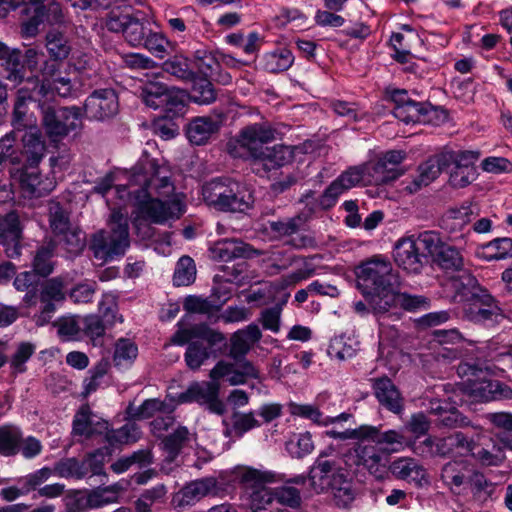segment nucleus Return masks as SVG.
<instances>
[{"label":"nucleus","instance_id":"obj_53","mask_svg":"<svg viewBox=\"0 0 512 512\" xmlns=\"http://www.w3.org/2000/svg\"><path fill=\"white\" fill-rule=\"evenodd\" d=\"M436 257L437 263L442 269L458 273L464 271V258L458 249L445 244Z\"/></svg>","mask_w":512,"mask_h":512},{"label":"nucleus","instance_id":"obj_63","mask_svg":"<svg viewBox=\"0 0 512 512\" xmlns=\"http://www.w3.org/2000/svg\"><path fill=\"white\" fill-rule=\"evenodd\" d=\"M333 494V499L338 507L346 508L355 499V491L352 482L345 476L338 484L329 489Z\"/></svg>","mask_w":512,"mask_h":512},{"label":"nucleus","instance_id":"obj_3","mask_svg":"<svg viewBox=\"0 0 512 512\" xmlns=\"http://www.w3.org/2000/svg\"><path fill=\"white\" fill-rule=\"evenodd\" d=\"M392 271L391 262L381 255L363 262L356 269L357 288L375 314L378 311V300L383 302L384 296L389 294L396 285Z\"/></svg>","mask_w":512,"mask_h":512},{"label":"nucleus","instance_id":"obj_37","mask_svg":"<svg viewBox=\"0 0 512 512\" xmlns=\"http://www.w3.org/2000/svg\"><path fill=\"white\" fill-rule=\"evenodd\" d=\"M217 130L218 125L215 121L207 117H199L188 124L186 135L190 143L204 145Z\"/></svg>","mask_w":512,"mask_h":512},{"label":"nucleus","instance_id":"obj_8","mask_svg":"<svg viewBox=\"0 0 512 512\" xmlns=\"http://www.w3.org/2000/svg\"><path fill=\"white\" fill-rule=\"evenodd\" d=\"M42 113V124L47 136L53 142L66 137L69 133L77 131L82 126L81 109L78 107H59L39 101Z\"/></svg>","mask_w":512,"mask_h":512},{"label":"nucleus","instance_id":"obj_58","mask_svg":"<svg viewBox=\"0 0 512 512\" xmlns=\"http://www.w3.org/2000/svg\"><path fill=\"white\" fill-rule=\"evenodd\" d=\"M58 243L72 255L79 254L85 247V235L81 230L69 229L57 236Z\"/></svg>","mask_w":512,"mask_h":512},{"label":"nucleus","instance_id":"obj_4","mask_svg":"<svg viewBox=\"0 0 512 512\" xmlns=\"http://www.w3.org/2000/svg\"><path fill=\"white\" fill-rule=\"evenodd\" d=\"M204 202L220 212L246 213L254 204L251 190L230 178H216L202 187Z\"/></svg>","mask_w":512,"mask_h":512},{"label":"nucleus","instance_id":"obj_26","mask_svg":"<svg viewBox=\"0 0 512 512\" xmlns=\"http://www.w3.org/2000/svg\"><path fill=\"white\" fill-rule=\"evenodd\" d=\"M374 395L387 410L399 414L403 410V398L391 379L381 377L373 380Z\"/></svg>","mask_w":512,"mask_h":512},{"label":"nucleus","instance_id":"obj_59","mask_svg":"<svg viewBox=\"0 0 512 512\" xmlns=\"http://www.w3.org/2000/svg\"><path fill=\"white\" fill-rule=\"evenodd\" d=\"M137 346L129 339H119L115 345L113 360L117 366H128L136 359Z\"/></svg>","mask_w":512,"mask_h":512},{"label":"nucleus","instance_id":"obj_29","mask_svg":"<svg viewBox=\"0 0 512 512\" xmlns=\"http://www.w3.org/2000/svg\"><path fill=\"white\" fill-rule=\"evenodd\" d=\"M208 62L205 67L199 65L201 72L205 76H197L196 74L191 78V99L198 104H210L215 101L216 94L212 83L207 78L209 72L212 71V65L215 64L213 57H205Z\"/></svg>","mask_w":512,"mask_h":512},{"label":"nucleus","instance_id":"obj_17","mask_svg":"<svg viewBox=\"0 0 512 512\" xmlns=\"http://www.w3.org/2000/svg\"><path fill=\"white\" fill-rule=\"evenodd\" d=\"M119 103L116 92L105 88L95 90L85 100L84 111L89 119L104 120L118 112Z\"/></svg>","mask_w":512,"mask_h":512},{"label":"nucleus","instance_id":"obj_11","mask_svg":"<svg viewBox=\"0 0 512 512\" xmlns=\"http://www.w3.org/2000/svg\"><path fill=\"white\" fill-rule=\"evenodd\" d=\"M61 62L46 60L41 69V81L38 77L28 78L27 84L35 85L39 97H47L50 93H56L61 97H69L73 94V83L67 74L61 71Z\"/></svg>","mask_w":512,"mask_h":512},{"label":"nucleus","instance_id":"obj_34","mask_svg":"<svg viewBox=\"0 0 512 512\" xmlns=\"http://www.w3.org/2000/svg\"><path fill=\"white\" fill-rule=\"evenodd\" d=\"M25 131L23 141V155L30 165H36L43 158L45 153V143L42 140L40 130L35 126H28Z\"/></svg>","mask_w":512,"mask_h":512},{"label":"nucleus","instance_id":"obj_18","mask_svg":"<svg viewBox=\"0 0 512 512\" xmlns=\"http://www.w3.org/2000/svg\"><path fill=\"white\" fill-rule=\"evenodd\" d=\"M356 464L366 469L377 480L388 477L390 472L389 459L373 445L359 444L355 448Z\"/></svg>","mask_w":512,"mask_h":512},{"label":"nucleus","instance_id":"obj_5","mask_svg":"<svg viewBox=\"0 0 512 512\" xmlns=\"http://www.w3.org/2000/svg\"><path fill=\"white\" fill-rule=\"evenodd\" d=\"M109 226V232H97L91 243L94 257L103 262L123 256L130 246L128 219L120 206L111 208Z\"/></svg>","mask_w":512,"mask_h":512},{"label":"nucleus","instance_id":"obj_24","mask_svg":"<svg viewBox=\"0 0 512 512\" xmlns=\"http://www.w3.org/2000/svg\"><path fill=\"white\" fill-rule=\"evenodd\" d=\"M365 428H370L372 431L367 432L369 436H364V441H372L383 446L389 453H398L409 448L410 439H407L400 430L389 429L382 432L379 427L372 425H365Z\"/></svg>","mask_w":512,"mask_h":512},{"label":"nucleus","instance_id":"obj_21","mask_svg":"<svg viewBox=\"0 0 512 512\" xmlns=\"http://www.w3.org/2000/svg\"><path fill=\"white\" fill-rule=\"evenodd\" d=\"M393 257L395 263L408 273L417 274L421 271L424 258L416 246L413 236L402 238L394 247Z\"/></svg>","mask_w":512,"mask_h":512},{"label":"nucleus","instance_id":"obj_61","mask_svg":"<svg viewBox=\"0 0 512 512\" xmlns=\"http://www.w3.org/2000/svg\"><path fill=\"white\" fill-rule=\"evenodd\" d=\"M3 60L5 61L4 66L7 72V79L15 83H21L25 77L21 52L19 50H12Z\"/></svg>","mask_w":512,"mask_h":512},{"label":"nucleus","instance_id":"obj_32","mask_svg":"<svg viewBox=\"0 0 512 512\" xmlns=\"http://www.w3.org/2000/svg\"><path fill=\"white\" fill-rule=\"evenodd\" d=\"M359 347L358 336L354 331H350L334 336L330 341L328 353L331 357L346 360L355 356Z\"/></svg>","mask_w":512,"mask_h":512},{"label":"nucleus","instance_id":"obj_27","mask_svg":"<svg viewBox=\"0 0 512 512\" xmlns=\"http://www.w3.org/2000/svg\"><path fill=\"white\" fill-rule=\"evenodd\" d=\"M446 168L445 163L442 161V154L430 157L419 165L418 174L403 189L409 194L415 193L434 181L440 172Z\"/></svg>","mask_w":512,"mask_h":512},{"label":"nucleus","instance_id":"obj_50","mask_svg":"<svg viewBox=\"0 0 512 512\" xmlns=\"http://www.w3.org/2000/svg\"><path fill=\"white\" fill-rule=\"evenodd\" d=\"M473 211L470 206H462L457 209H451L445 220V229L450 233L462 231L472 220Z\"/></svg>","mask_w":512,"mask_h":512},{"label":"nucleus","instance_id":"obj_55","mask_svg":"<svg viewBox=\"0 0 512 512\" xmlns=\"http://www.w3.org/2000/svg\"><path fill=\"white\" fill-rule=\"evenodd\" d=\"M289 411L293 416L309 419L320 426L330 425V416H324L320 410L312 404L290 403Z\"/></svg>","mask_w":512,"mask_h":512},{"label":"nucleus","instance_id":"obj_23","mask_svg":"<svg viewBox=\"0 0 512 512\" xmlns=\"http://www.w3.org/2000/svg\"><path fill=\"white\" fill-rule=\"evenodd\" d=\"M107 429L108 422L97 418L88 405L80 407L72 423V434L85 439L94 435L105 434Z\"/></svg>","mask_w":512,"mask_h":512},{"label":"nucleus","instance_id":"obj_47","mask_svg":"<svg viewBox=\"0 0 512 512\" xmlns=\"http://www.w3.org/2000/svg\"><path fill=\"white\" fill-rule=\"evenodd\" d=\"M479 152L476 151H449L442 153V161L446 167L476 169L475 163L479 159Z\"/></svg>","mask_w":512,"mask_h":512},{"label":"nucleus","instance_id":"obj_22","mask_svg":"<svg viewBox=\"0 0 512 512\" xmlns=\"http://www.w3.org/2000/svg\"><path fill=\"white\" fill-rule=\"evenodd\" d=\"M219 486L216 478L205 477L185 485L174 497L177 506L184 507L194 504L208 495L218 494Z\"/></svg>","mask_w":512,"mask_h":512},{"label":"nucleus","instance_id":"obj_56","mask_svg":"<svg viewBox=\"0 0 512 512\" xmlns=\"http://www.w3.org/2000/svg\"><path fill=\"white\" fill-rule=\"evenodd\" d=\"M38 275L34 271H25L19 273L13 282L14 287L18 291H27L24 296V301L28 305H35L37 297L35 293H32L38 282Z\"/></svg>","mask_w":512,"mask_h":512},{"label":"nucleus","instance_id":"obj_35","mask_svg":"<svg viewBox=\"0 0 512 512\" xmlns=\"http://www.w3.org/2000/svg\"><path fill=\"white\" fill-rule=\"evenodd\" d=\"M511 252L512 239L503 237L479 245L475 250V255L485 261H499L510 257Z\"/></svg>","mask_w":512,"mask_h":512},{"label":"nucleus","instance_id":"obj_1","mask_svg":"<svg viewBox=\"0 0 512 512\" xmlns=\"http://www.w3.org/2000/svg\"><path fill=\"white\" fill-rule=\"evenodd\" d=\"M171 172L167 165L145 157L134 166L129 187H115L117 197L133 207L134 222L147 220L155 224H164L178 219L185 211L184 195L176 193L171 181Z\"/></svg>","mask_w":512,"mask_h":512},{"label":"nucleus","instance_id":"obj_44","mask_svg":"<svg viewBox=\"0 0 512 512\" xmlns=\"http://www.w3.org/2000/svg\"><path fill=\"white\" fill-rule=\"evenodd\" d=\"M275 502L281 507L299 509L302 504L301 492L290 483L271 489Z\"/></svg>","mask_w":512,"mask_h":512},{"label":"nucleus","instance_id":"obj_30","mask_svg":"<svg viewBox=\"0 0 512 512\" xmlns=\"http://www.w3.org/2000/svg\"><path fill=\"white\" fill-rule=\"evenodd\" d=\"M262 337L261 330L256 324H249L236 331L231 337L230 356L234 360L244 358L252 346Z\"/></svg>","mask_w":512,"mask_h":512},{"label":"nucleus","instance_id":"obj_15","mask_svg":"<svg viewBox=\"0 0 512 512\" xmlns=\"http://www.w3.org/2000/svg\"><path fill=\"white\" fill-rule=\"evenodd\" d=\"M219 385L215 382H195L179 395L181 403L196 402L205 406L210 412L221 415L224 413V404L218 397Z\"/></svg>","mask_w":512,"mask_h":512},{"label":"nucleus","instance_id":"obj_28","mask_svg":"<svg viewBox=\"0 0 512 512\" xmlns=\"http://www.w3.org/2000/svg\"><path fill=\"white\" fill-rule=\"evenodd\" d=\"M20 185L28 197H41L50 193L55 187L52 179L42 178L38 168L30 164L21 173Z\"/></svg>","mask_w":512,"mask_h":512},{"label":"nucleus","instance_id":"obj_12","mask_svg":"<svg viewBox=\"0 0 512 512\" xmlns=\"http://www.w3.org/2000/svg\"><path fill=\"white\" fill-rule=\"evenodd\" d=\"M145 104L153 109H160L167 118L184 113L185 93L182 90L168 89L160 83H149L142 92Z\"/></svg>","mask_w":512,"mask_h":512},{"label":"nucleus","instance_id":"obj_52","mask_svg":"<svg viewBox=\"0 0 512 512\" xmlns=\"http://www.w3.org/2000/svg\"><path fill=\"white\" fill-rule=\"evenodd\" d=\"M21 236L19 216L12 211L0 217V243L18 242Z\"/></svg>","mask_w":512,"mask_h":512},{"label":"nucleus","instance_id":"obj_46","mask_svg":"<svg viewBox=\"0 0 512 512\" xmlns=\"http://www.w3.org/2000/svg\"><path fill=\"white\" fill-rule=\"evenodd\" d=\"M190 432L184 426H179L173 433L164 437L162 440L163 449L168 457L173 460L181 449L190 441Z\"/></svg>","mask_w":512,"mask_h":512},{"label":"nucleus","instance_id":"obj_60","mask_svg":"<svg viewBox=\"0 0 512 512\" xmlns=\"http://www.w3.org/2000/svg\"><path fill=\"white\" fill-rule=\"evenodd\" d=\"M183 308L188 313H198L211 316L221 308V304L216 305L208 298L189 295L185 298Z\"/></svg>","mask_w":512,"mask_h":512},{"label":"nucleus","instance_id":"obj_64","mask_svg":"<svg viewBox=\"0 0 512 512\" xmlns=\"http://www.w3.org/2000/svg\"><path fill=\"white\" fill-rule=\"evenodd\" d=\"M466 464L461 461L446 463L441 471V479L449 486L460 487L464 483Z\"/></svg>","mask_w":512,"mask_h":512},{"label":"nucleus","instance_id":"obj_19","mask_svg":"<svg viewBox=\"0 0 512 512\" xmlns=\"http://www.w3.org/2000/svg\"><path fill=\"white\" fill-rule=\"evenodd\" d=\"M429 299L423 295H413L409 293H402L395 285L392 291L384 296V301L378 300L377 315L388 313L395 308H402L407 311H417L420 309H427L429 307Z\"/></svg>","mask_w":512,"mask_h":512},{"label":"nucleus","instance_id":"obj_2","mask_svg":"<svg viewBox=\"0 0 512 512\" xmlns=\"http://www.w3.org/2000/svg\"><path fill=\"white\" fill-rule=\"evenodd\" d=\"M183 319L178 322V330L174 333L171 341L175 345L188 344L184 354L187 367L191 370H198L212 355V347L224 343L225 335L207 324H195L188 328L183 327Z\"/></svg>","mask_w":512,"mask_h":512},{"label":"nucleus","instance_id":"obj_10","mask_svg":"<svg viewBox=\"0 0 512 512\" xmlns=\"http://www.w3.org/2000/svg\"><path fill=\"white\" fill-rule=\"evenodd\" d=\"M342 463L343 460L334 448L329 447L321 451L309 472L312 488L317 493H321L329 491L333 485L338 484L347 476Z\"/></svg>","mask_w":512,"mask_h":512},{"label":"nucleus","instance_id":"obj_51","mask_svg":"<svg viewBox=\"0 0 512 512\" xmlns=\"http://www.w3.org/2000/svg\"><path fill=\"white\" fill-rule=\"evenodd\" d=\"M489 420L494 424L498 431H494L495 436L504 444V447L512 449L511 435L512 432V415L509 413L498 412L488 416Z\"/></svg>","mask_w":512,"mask_h":512},{"label":"nucleus","instance_id":"obj_57","mask_svg":"<svg viewBox=\"0 0 512 512\" xmlns=\"http://www.w3.org/2000/svg\"><path fill=\"white\" fill-rule=\"evenodd\" d=\"M109 362L107 360H100L88 372L89 376L83 381L84 393L89 395L95 392L103 384V380L108 372Z\"/></svg>","mask_w":512,"mask_h":512},{"label":"nucleus","instance_id":"obj_31","mask_svg":"<svg viewBox=\"0 0 512 512\" xmlns=\"http://www.w3.org/2000/svg\"><path fill=\"white\" fill-rule=\"evenodd\" d=\"M251 247L236 239H224L216 242L210 248L211 258L219 262H229L236 258H245L250 255Z\"/></svg>","mask_w":512,"mask_h":512},{"label":"nucleus","instance_id":"obj_42","mask_svg":"<svg viewBox=\"0 0 512 512\" xmlns=\"http://www.w3.org/2000/svg\"><path fill=\"white\" fill-rule=\"evenodd\" d=\"M36 347L30 342H20L17 344L14 353L9 359L10 373L16 377L27 370V362L35 353Z\"/></svg>","mask_w":512,"mask_h":512},{"label":"nucleus","instance_id":"obj_16","mask_svg":"<svg viewBox=\"0 0 512 512\" xmlns=\"http://www.w3.org/2000/svg\"><path fill=\"white\" fill-rule=\"evenodd\" d=\"M446 286L451 292L452 300L461 305L462 313L469 303L475 302L487 291L483 289L478 284L477 279L467 271H462L452 276L447 281Z\"/></svg>","mask_w":512,"mask_h":512},{"label":"nucleus","instance_id":"obj_43","mask_svg":"<svg viewBox=\"0 0 512 512\" xmlns=\"http://www.w3.org/2000/svg\"><path fill=\"white\" fill-rule=\"evenodd\" d=\"M46 48L51 56L50 61L59 62L68 57L71 47L63 33L51 30L46 35Z\"/></svg>","mask_w":512,"mask_h":512},{"label":"nucleus","instance_id":"obj_45","mask_svg":"<svg viewBox=\"0 0 512 512\" xmlns=\"http://www.w3.org/2000/svg\"><path fill=\"white\" fill-rule=\"evenodd\" d=\"M141 436L140 428L137 424L128 422L119 429H107L105 438L111 445L128 444L136 442Z\"/></svg>","mask_w":512,"mask_h":512},{"label":"nucleus","instance_id":"obj_41","mask_svg":"<svg viewBox=\"0 0 512 512\" xmlns=\"http://www.w3.org/2000/svg\"><path fill=\"white\" fill-rule=\"evenodd\" d=\"M412 236L424 259L427 256H437L445 245L441 235L436 231H423L417 236Z\"/></svg>","mask_w":512,"mask_h":512},{"label":"nucleus","instance_id":"obj_39","mask_svg":"<svg viewBox=\"0 0 512 512\" xmlns=\"http://www.w3.org/2000/svg\"><path fill=\"white\" fill-rule=\"evenodd\" d=\"M22 431L15 425H3L0 427V455L5 457L15 456L20 451Z\"/></svg>","mask_w":512,"mask_h":512},{"label":"nucleus","instance_id":"obj_20","mask_svg":"<svg viewBox=\"0 0 512 512\" xmlns=\"http://www.w3.org/2000/svg\"><path fill=\"white\" fill-rule=\"evenodd\" d=\"M390 472L400 480L423 487L430 483L426 468L412 457H398L390 464Z\"/></svg>","mask_w":512,"mask_h":512},{"label":"nucleus","instance_id":"obj_48","mask_svg":"<svg viewBox=\"0 0 512 512\" xmlns=\"http://www.w3.org/2000/svg\"><path fill=\"white\" fill-rule=\"evenodd\" d=\"M196 266L194 260L189 256H182L175 267L173 284L175 286H188L195 281Z\"/></svg>","mask_w":512,"mask_h":512},{"label":"nucleus","instance_id":"obj_36","mask_svg":"<svg viewBox=\"0 0 512 512\" xmlns=\"http://www.w3.org/2000/svg\"><path fill=\"white\" fill-rule=\"evenodd\" d=\"M431 108L420 102H408V104L395 106L394 116L400 121L410 123H428L431 121L429 113Z\"/></svg>","mask_w":512,"mask_h":512},{"label":"nucleus","instance_id":"obj_40","mask_svg":"<svg viewBox=\"0 0 512 512\" xmlns=\"http://www.w3.org/2000/svg\"><path fill=\"white\" fill-rule=\"evenodd\" d=\"M174 406L171 403L158 399H147L138 407H128L127 413L130 418L141 420L154 417L156 413L173 412Z\"/></svg>","mask_w":512,"mask_h":512},{"label":"nucleus","instance_id":"obj_25","mask_svg":"<svg viewBox=\"0 0 512 512\" xmlns=\"http://www.w3.org/2000/svg\"><path fill=\"white\" fill-rule=\"evenodd\" d=\"M475 449V442L462 432H455L446 437H435V456L449 457L463 455Z\"/></svg>","mask_w":512,"mask_h":512},{"label":"nucleus","instance_id":"obj_13","mask_svg":"<svg viewBox=\"0 0 512 512\" xmlns=\"http://www.w3.org/2000/svg\"><path fill=\"white\" fill-rule=\"evenodd\" d=\"M463 318L485 327H493L503 321L505 315L498 302L487 291L473 303H469L462 313Z\"/></svg>","mask_w":512,"mask_h":512},{"label":"nucleus","instance_id":"obj_14","mask_svg":"<svg viewBox=\"0 0 512 512\" xmlns=\"http://www.w3.org/2000/svg\"><path fill=\"white\" fill-rule=\"evenodd\" d=\"M65 298V286L61 278L55 277L45 281L40 288L39 300L41 310L35 315L36 324L44 326L49 323L56 311L57 305L61 304Z\"/></svg>","mask_w":512,"mask_h":512},{"label":"nucleus","instance_id":"obj_54","mask_svg":"<svg viewBox=\"0 0 512 512\" xmlns=\"http://www.w3.org/2000/svg\"><path fill=\"white\" fill-rule=\"evenodd\" d=\"M294 62L292 52L287 48H279L265 56V67L271 72L285 71Z\"/></svg>","mask_w":512,"mask_h":512},{"label":"nucleus","instance_id":"obj_7","mask_svg":"<svg viewBox=\"0 0 512 512\" xmlns=\"http://www.w3.org/2000/svg\"><path fill=\"white\" fill-rule=\"evenodd\" d=\"M275 139V130L267 123H254L240 130L239 134L227 143L228 153L234 158L255 159L265 148V144Z\"/></svg>","mask_w":512,"mask_h":512},{"label":"nucleus","instance_id":"obj_33","mask_svg":"<svg viewBox=\"0 0 512 512\" xmlns=\"http://www.w3.org/2000/svg\"><path fill=\"white\" fill-rule=\"evenodd\" d=\"M37 88L35 85L27 84L17 91V97L13 109V126L17 130L25 129L30 126L26 120L28 111V102L35 99Z\"/></svg>","mask_w":512,"mask_h":512},{"label":"nucleus","instance_id":"obj_38","mask_svg":"<svg viewBox=\"0 0 512 512\" xmlns=\"http://www.w3.org/2000/svg\"><path fill=\"white\" fill-rule=\"evenodd\" d=\"M288 149L282 145L265 147L254 159L255 165L261 166L265 172L282 167L287 162Z\"/></svg>","mask_w":512,"mask_h":512},{"label":"nucleus","instance_id":"obj_6","mask_svg":"<svg viewBox=\"0 0 512 512\" xmlns=\"http://www.w3.org/2000/svg\"><path fill=\"white\" fill-rule=\"evenodd\" d=\"M458 373L467 377L463 382V391L474 401L488 402L508 397L509 390L493 379L487 368L462 364L458 367Z\"/></svg>","mask_w":512,"mask_h":512},{"label":"nucleus","instance_id":"obj_9","mask_svg":"<svg viewBox=\"0 0 512 512\" xmlns=\"http://www.w3.org/2000/svg\"><path fill=\"white\" fill-rule=\"evenodd\" d=\"M239 478L243 484L254 488L250 497L251 512H285L275 502V497L271 494V488L264 486L265 483L276 481L274 473L254 468H243L240 471Z\"/></svg>","mask_w":512,"mask_h":512},{"label":"nucleus","instance_id":"obj_62","mask_svg":"<svg viewBox=\"0 0 512 512\" xmlns=\"http://www.w3.org/2000/svg\"><path fill=\"white\" fill-rule=\"evenodd\" d=\"M53 254L54 245L52 243L38 249L33 261L34 272L37 275L48 276L53 272Z\"/></svg>","mask_w":512,"mask_h":512},{"label":"nucleus","instance_id":"obj_49","mask_svg":"<svg viewBox=\"0 0 512 512\" xmlns=\"http://www.w3.org/2000/svg\"><path fill=\"white\" fill-rule=\"evenodd\" d=\"M54 476L65 479H82L86 477V470L81 461L76 458H65L55 463L52 468Z\"/></svg>","mask_w":512,"mask_h":512}]
</instances>
